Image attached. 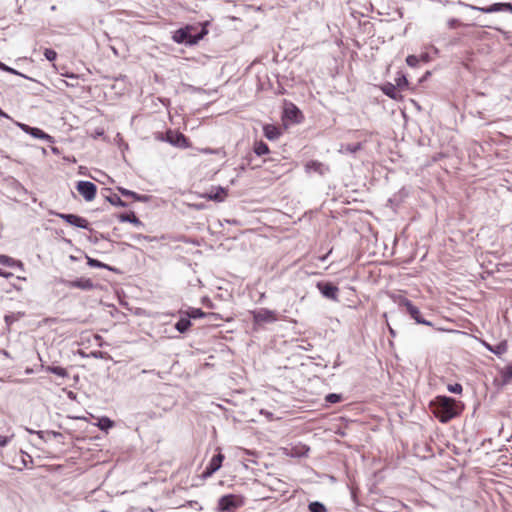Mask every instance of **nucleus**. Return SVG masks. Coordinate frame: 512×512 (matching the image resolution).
Masks as SVG:
<instances>
[{
  "instance_id": "nucleus-1",
  "label": "nucleus",
  "mask_w": 512,
  "mask_h": 512,
  "mask_svg": "<svg viewBox=\"0 0 512 512\" xmlns=\"http://www.w3.org/2000/svg\"><path fill=\"white\" fill-rule=\"evenodd\" d=\"M434 414L442 422L446 423L461 413L459 403L448 396H437L433 402Z\"/></svg>"
},
{
  "instance_id": "nucleus-2",
  "label": "nucleus",
  "mask_w": 512,
  "mask_h": 512,
  "mask_svg": "<svg viewBox=\"0 0 512 512\" xmlns=\"http://www.w3.org/2000/svg\"><path fill=\"white\" fill-rule=\"evenodd\" d=\"M192 30V26L180 28L173 33L172 39L178 44L194 45L207 34V30L204 28L196 35L191 34Z\"/></svg>"
},
{
  "instance_id": "nucleus-3",
  "label": "nucleus",
  "mask_w": 512,
  "mask_h": 512,
  "mask_svg": "<svg viewBox=\"0 0 512 512\" xmlns=\"http://www.w3.org/2000/svg\"><path fill=\"white\" fill-rule=\"evenodd\" d=\"M395 301L398 303L400 307H405L406 312L410 315L412 319L416 321L417 324H423L427 326H432V322L425 320L418 307H416L409 299L398 296Z\"/></svg>"
},
{
  "instance_id": "nucleus-4",
  "label": "nucleus",
  "mask_w": 512,
  "mask_h": 512,
  "mask_svg": "<svg viewBox=\"0 0 512 512\" xmlns=\"http://www.w3.org/2000/svg\"><path fill=\"white\" fill-rule=\"evenodd\" d=\"M244 505V498L241 495L228 494L218 500V508L221 511L230 512L235 508Z\"/></svg>"
},
{
  "instance_id": "nucleus-5",
  "label": "nucleus",
  "mask_w": 512,
  "mask_h": 512,
  "mask_svg": "<svg viewBox=\"0 0 512 512\" xmlns=\"http://www.w3.org/2000/svg\"><path fill=\"white\" fill-rule=\"evenodd\" d=\"M316 287L324 298L335 302L339 301V288L336 285L330 282L319 281Z\"/></svg>"
},
{
  "instance_id": "nucleus-6",
  "label": "nucleus",
  "mask_w": 512,
  "mask_h": 512,
  "mask_svg": "<svg viewBox=\"0 0 512 512\" xmlns=\"http://www.w3.org/2000/svg\"><path fill=\"white\" fill-rule=\"evenodd\" d=\"M78 193L87 201L95 199L97 187L90 181H79L76 185Z\"/></svg>"
},
{
  "instance_id": "nucleus-7",
  "label": "nucleus",
  "mask_w": 512,
  "mask_h": 512,
  "mask_svg": "<svg viewBox=\"0 0 512 512\" xmlns=\"http://www.w3.org/2000/svg\"><path fill=\"white\" fill-rule=\"evenodd\" d=\"M58 282L68 288H77L84 291H89L94 288V284L89 278L82 277L76 280H65L61 278Z\"/></svg>"
},
{
  "instance_id": "nucleus-8",
  "label": "nucleus",
  "mask_w": 512,
  "mask_h": 512,
  "mask_svg": "<svg viewBox=\"0 0 512 512\" xmlns=\"http://www.w3.org/2000/svg\"><path fill=\"white\" fill-rule=\"evenodd\" d=\"M223 460L224 455L221 453H218L217 455L213 456L209 464L206 466L202 474V477L204 479L211 477L216 471H218L221 468Z\"/></svg>"
},
{
  "instance_id": "nucleus-9",
  "label": "nucleus",
  "mask_w": 512,
  "mask_h": 512,
  "mask_svg": "<svg viewBox=\"0 0 512 512\" xmlns=\"http://www.w3.org/2000/svg\"><path fill=\"white\" fill-rule=\"evenodd\" d=\"M58 216L70 225H73V226H76V227L82 228V229L89 228V222L85 218L80 217L78 215L60 213V214H58Z\"/></svg>"
},
{
  "instance_id": "nucleus-10",
  "label": "nucleus",
  "mask_w": 512,
  "mask_h": 512,
  "mask_svg": "<svg viewBox=\"0 0 512 512\" xmlns=\"http://www.w3.org/2000/svg\"><path fill=\"white\" fill-rule=\"evenodd\" d=\"M165 140L167 142H169L171 145L176 146V147H180V148L188 147V141H187L186 137L182 133H179V132H174L171 130L168 131L166 133Z\"/></svg>"
},
{
  "instance_id": "nucleus-11",
  "label": "nucleus",
  "mask_w": 512,
  "mask_h": 512,
  "mask_svg": "<svg viewBox=\"0 0 512 512\" xmlns=\"http://www.w3.org/2000/svg\"><path fill=\"white\" fill-rule=\"evenodd\" d=\"M255 322H274L277 320L274 311L262 308L254 313Z\"/></svg>"
},
{
  "instance_id": "nucleus-12",
  "label": "nucleus",
  "mask_w": 512,
  "mask_h": 512,
  "mask_svg": "<svg viewBox=\"0 0 512 512\" xmlns=\"http://www.w3.org/2000/svg\"><path fill=\"white\" fill-rule=\"evenodd\" d=\"M483 346L490 352L494 353L497 356H501L508 350V345L506 341H501L497 345H491L486 341H483Z\"/></svg>"
},
{
  "instance_id": "nucleus-13",
  "label": "nucleus",
  "mask_w": 512,
  "mask_h": 512,
  "mask_svg": "<svg viewBox=\"0 0 512 512\" xmlns=\"http://www.w3.org/2000/svg\"><path fill=\"white\" fill-rule=\"evenodd\" d=\"M263 132L264 136L270 141L277 140L281 135L279 128L272 124L264 125Z\"/></svg>"
},
{
  "instance_id": "nucleus-14",
  "label": "nucleus",
  "mask_w": 512,
  "mask_h": 512,
  "mask_svg": "<svg viewBox=\"0 0 512 512\" xmlns=\"http://www.w3.org/2000/svg\"><path fill=\"white\" fill-rule=\"evenodd\" d=\"M284 115L287 119L299 122L298 116L301 115L300 110L292 103L286 105L284 109Z\"/></svg>"
},
{
  "instance_id": "nucleus-15",
  "label": "nucleus",
  "mask_w": 512,
  "mask_h": 512,
  "mask_svg": "<svg viewBox=\"0 0 512 512\" xmlns=\"http://www.w3.org/2000/svg\"><path fill=\"white\" fill-rule=\"evenodd\" d=\"M30 135L32 137H34V138L42 139V140H45V141H47L49 143H53L54 142L53 137L50 136L49 134L45 133L40 128L33 127V129H31Z\"/></svg>"
},
{
  "instance_id": "nucleus-16",
  "label": "nucleus",
  "mask_w": 512,
  "mask_h": 512,
  "mask_svg": "<svg viewBox=\"0 0 512 512\" xmlns=\"http://www.w3.org/2000/svg\"><path fill=\"white\" fill-rule=\"evenodd\" d=\"M499 374L503 384H508L512 381V363L499 369Z\"/></svg>"
},
{
  "instance_id": "nucleus-17",
  "label": "nucleus",
  "mask_w": 512,
  "mask_h": 512,
  "mask_svg": "<svg viewBox=\"0 0 512 512\" xmlns=\"http://www.w3.org/2000/svg\"><path fill=\"white\" fill-rule=\"evenodd\" d=\"M362 144L361 143H355V144H342L339 148V153L341 154H354L357 151L361 150Z\"/></svg>"
},
{
  "instance_id": "nucleus-18",
  "label": "nucleus",
  "mask_w": 512,
  "mask_h": 512,
  "mask_svg": "<svg viewBox=\"0 0 512 512\" xmlns=\"http://www.w3.org/2000/svg\"><path fill=\"white\" fill-rule=\"evenodd\" d=\"M0 264L8 267L23 268V263L21 261L15 260L7 255H0Z\"/></svg>"
},
{
  "instance_id": "nucleus-19",
  "label": "nucleus",
  "mask_w": 512,
  "mask_h": 512,
  "mask_svg": "<svg viewBox=\"0 0 512 512\" xmlns=\"http://www.w3.org/2000/svg\"><path fill=\"white\" fill-rule=\"evenodd\" d=\"M118 190L123 196L132 197L135 200L140 201V202H145L148 199V197L146 195H139L131 190H128V189H125L122 187H119Z\"/></svg>"
},
{
  "instance_id": "nucleus-20",
  "label": "nucleus",
  "mask_w": 512,
  "mask_h": 512,
  "mask_svg": "<svg viewBox=\"0 0 512 512\" xmlns=\"http://www.w3.org/2000/svg\"><path fill=\"white\" fill-rule=\"evenodd\" d=\"M254 152L258 156H263L269 153V147L265 142L258 141L254 144Z\"/></svg>"
},
{
  "instance_id": "nucleus-21",
  "label": "nucleus",
  "mask_w": 512,
  "mask_h": 512,
  "mask_svg": "<svg viewBox=\"0 0 512 512\" xmlns=\"http://www.w3.org/2000/svg\"><path fill=\"white\" fill-rule=\"evenodd\" d=\"M191 326V321L189 318H181L175 324V328L180 333H185L189 327Z\"/></svg>"
},
{
  "instance_id": "nucleus-22",
  "label": "nucleus",
  "mask_w": 512,
  "mask_h": 512,
  "mask_svg": "<svg viewBox=\"0 0 512 512\" xmlns=\"http://www.w3.org/2000/svg\"><path fill=\"white\" fill-rule=\"evenodd\" d=\"M225 196H226V190L222 187H218L217 191L215 193H210L207 198L209 200L221 202L224 200Z\"/></svg>"
},
{
  "instance_id": "nucleus-23",
  "label": "nucleus",
  "mask_w": 512,
  "mask_h": 512,
  "mask_svg": "<svg viewBox=\"0 0 512 512\" xmlns=\"http://www.w3.org/2000/svg\"><path fill=\"white\" fill-rule=\"evenodd\" d=\"M119 220L121 222H130L134 225L140 226L143 225L142 222L135 216L134 213L131 214H121L119 216Z\"/></svg>"
},
{
  "instance_id": "nucleus-24",
  "label": "nucleus",
  "mask_w": 512,
  "mask_h": 512,
  "mask_svg": "<svg viewBox=\"0 0 512 512\" xmlns=\"http://www.w3.org/2000/svg\"><path fill=\"white\" fill-rule=\"evenodd\" d=\"M382 90L384 94H386L388 97L392 99H397L399 92L397 90V87L394 86L393 84H387L383 86Z\"/></svg>"
},
{
  "instance_id": "nucleus-25",
  "label": "nucleus",
  "mask_w": 512,
  "mask_h": 512,
  "mask_svg": "<svg viewBox=\"0 0 512 512\" xmlns=\"http://www.w3.org/2000/svg\"><path fill=\"white\" fill-rule=\"evenodd\" d=\"M97 426L101 430L107 431L114 426V422L108 417H102L98 420Z\"/></svg>"
},
{
  "instance_id": "nucleus-26",
  "label": "nucleus",
  "mask_w": 512,
  "mask_h": 512,
  "mask_svg": "<svg viewBox=\"0 0 512 512\" xmlns=\"http://www.w3.org/2000/svg\"><path fill=\"white\" fill-rule=\"evenodd\" d=\"M308 509L310 512H327L325 505L319 501L311 502Z\"/></svg>"
},
{
  "instance_id": "nucleus-27",
  "label": "nucleus",
  "mask_w": 512,
  "mask_h": 512,
  "mask_svg": "<svg viewBox=\"0 0 512 512\" xmlns=\"http://www.w3.org/2000/svg\"><path fill=\"white\" fill-rule=\"evenodd\" d=\"M306 171H315L322 173L323 164L318 161H310L305 165Z\"/></svg>"
},
{
  "instance_id": "nucleus-28",
  "label": "nucleus",
  "mask_w": 512,
  "mask_h": 512,
  "mask_svg": "<svg viewBox=\"0 0 512 512\" xmlns=\"http://www.w3.org/2000/svg\"><path fill=\"white\" fill-rule=\"evenodd\" d=\"M107 201H109L112 205L125 207L126 203L122 201V199L117 194H111L106 197Z\"/></svg>"
},
{
  "instance_id": "nucleus-29",
  "label": "nucleus",
  "mask_w": 512,
  "mask_h": 512,
  "mask_svg": "<svg viewBox=\"0 0 512 512\" xmlns=\"http://www.w3.org/2000/svg\"><path fill=\"white\" fill-rule=\"evenodd\" d=\"M501 3H494L487 7L477 8L483 13H495V12H501Z\"/></svg>"
},
{
  "instance_id": "nucleus-30",
  "label": "nucleus",
  "mask_w": 512,
  "mask_h": 512,
  "mask_svg": "<svg viewBox=\"0 0 512 512\" xmlns=\"http://www.w3.org/2000/svg\"><path fill=\"white\" fill-rule=\"evenodd\" d=\"M46 370L48 372L53 373V374H55L57 376H60V377H66L67 376L66 369H64L62 367H59V366H49V367H47Z\"/></svg>"
},
{
  "instance_id": "nucleus-31",
  "label": "nucleus",
  "mask_w": 512,
  "mask_h": 512,
  "mask_svg": "<svg viewBox=\"0 0 512 512\" xmlns=\"http://www.w3.org/2000/svg\"><path fill=\"white\" fill-rule=\"evenodd\" d=\"M22 316H24V313H21V312H18L17 314L10 313V314L5 315L4 320L7 324V326H10L12 323L19 320V318Z\"/></svg>"
},
{
  "instance_id": "nucleus-32",
  "label": "nucleus",
  "mask_w": 512,
  "mask_h": 512,
  "mask_svg": "<svg viewBox=\"0 0 512 512\" xmlns=\"http://www.w3.org/2000/svg\"><path fill=\"white\" fill-rule=\"evenodd\" d=\"M342 400V395L341 394H336V393H330L328 395H326L325 397V401L329 404H335V403H338Z\"/></svg>"
},
{
  "instance_id": "nucleus-33",
  "label": "nucleus",
  "mask_w": 512,
  "mask_h": 512,
  "mask_svg": "<svg viewBox=\"0 0 512 512\" xmlns=\"http://www.w3.org/2000/svg\"><path fill=\"white\" fill-rule=\"evenodd\" d=\"M205 316V313L199 309V308H194L192 309L189 313H188V318H193V319H196V318H202Z\"/></svg>"
},
{
  "instance_id": "nucleus-34",
  "label": "nucleus",
  "mask_w": 512,
  "mask_h": 512,
  "mask_svg": "<svg viewBox=\"0 0 512 512\" xmlns=\"http://www.w3.org/2000/svg\"><path fill=\"white\" fill-rule=\"evenodd\" d=\"M447 388L449 392L454 394H461L463 390L462 385L459 383L449 384Z\"/></svg>"
},
{
  "instance_id": "nucleus-35",
  "label": "nucleus",
  "mask_w": 512,
  "mask_h": 512,
  "mask_svg": "<svg viewBox=\"0 0 512 512\" xmlns=\"http://www.w3.org/2000/svg\"><path fill=\"white\" fill-rule=\"evenodd\" d=\"M44 56L48 61H54L57 57V53L53 49L46 48L44 50Z\"/></svg>"
},
{
  "instance_id": "nucleus-36",
  "label": "nucleus",
  "mask_w": 512,
  "mask_h": 512,
  "mask_svg": "<svg viewBox=\"0 0 512 512\" xmlns=\"http://www.w3.org/2000/svg\"><path fill=\"white\" fill-rule=\"evenodd\" d=\"M406 63L408 66L410 67H416L419 63V59L417 56L415 55H409L407 58H406Z\"/></svg>"
},
{
  "instance_id": "nucleus-37",
  "label": "nucleus",
  "mask_w": 512,
  "mask_h": 512,
  "mask_svg": "<svg viewBox=\"0 0 512 512\" xmlns=\"http://www.w3.org/2000/svg\"><path fill=\"white\" fill-rule=\"evenodd\" d=\"M88 265L91 266V267H96V268H105V267H107L102 262L98 261L97 259H93V258H88Z\"/></svg>"
},
{
  "instance_id": "nucleus-38",
  "label": "nucleus",
  "mask_w": 512,
  "mask_h": 512,
  "mask_svg": "<svg viewBox=\"0 0 512 512\" xmlns=\"http://www.w3.org/2000/svg\"><path fill=\"white\" fill-rule=\"evenodd\" d=\"M0 69L3 70V71H6V72L12 73V74H16V75H20L22 77H25L23 74L19 73L18 71H16L15 69H13L11 67H8L7 65H5L2 62H0Z\"/></svg>"
},
{
  "instance_id": "nucleus-39",
  "label": "nucleus",
  "mask_w": 512,
  "mask_h": 512,
  "mask_svg": "<svg viewBox=\"0 0 512 512\" xmlns=\"http://www.w3.org/2000/svg\"><path fill=\"white\" fill-rule=\"evenodd\" d=\"M12 437H13V435L11 437L0 436V447L7 446V444L10 442Z\"/></svg>"
},
{
  "instance_id": "nucleus-40",
  "label": "nucleus",
  "mask_w": 512,
  "mask_h": 512,
  "mask_svg": "<svg viewBox=\"0 0 512 512\" xmlns=\"http://www.w3.org/2000/svg\"><path fill=\"white\" fill-rule=\"evenodd\" d=\"M458 24H459V21H458L457 19H455V18L449 19V20L447 21V25H448V27H449L450 29L455 28Z\"/></svg>"
},
{
  "instance_id": "nucleus-41",
  "label": "nucleus",
  "mask_w": 512,
  "mask_h": 512,
  "mask_svg": "<svg viewBox=\"0 0 512 512\" xmlns=\"http://www.w3.org/2000/svg\"><path fill=\"white\" fill-rule=\"evenodd\" d=\"M501 11L512 12V4L511 3H501Z\"/></svg>"
},
{
  "instance_id": "nucleus-42",
  "label": "nucleus",
  "mask_w": 512,
  "mask_h": 512,
  "mask_svg": "<svg viewBox=\"0 0 512 512\" xmlns=\"http://www.w3.org/2000/svg\"><path fill=\"white\" fill-rule=\"evenodd\" d=\"M18 126L24 131L26 132L27 134H30L31 132V129H33V127H30L29 125H26V124H21L19 123Z\"/></svg>"
},
{
  "instance_id": "nucleus-43",
  "label": "nucleus",
  "mask_w": 512,
  "mask_h": 512,
  "mask_svg": "<svg viewBox=\"0 0 512 512\" xmlns=\"http://www.w3.org/2000/svg\"><path fill=\"white\" fill-rule=\"evenodd\" d=\"M11 276H12V273H10V272H6V271H4V270H2V269L0 268V277H3V278H10Z\"/></svg>"
},
{
  "instance_id": "nucleus-44",
  "label": "nucleus",
  "mask_w": 512,
  "mask_h": 512,
  "mask_svg": "<svg viewBox=\"0 0 512 512\" xmlns=\"http://www.w3.org/2000/svg\"><path fill=\"white\" fill-rule=\"evenodd\" d=\"M402 84H407V79L405 78V76H402L397 81V86H401Z\"/></svg>"
},
{
  "instance_id": "nucleus-45",
  "label": "nucleus",
  "mask_w": 512,
  "mask_h": 512,
  "mask_svg": "<svg viewBox=\"0 0 512 512\" xmlns=\"http://www.w3.org/2000/svg\"><path fill=\"white\" fill-rule=\"evenodd\" d=\"M0 117L10 118V117L8 116V114H6L5 112H3L1 109H0Z\"/></svg>"
},
{
  "instance_id": "nucleus-46",
  "label": "nucleus",
  "mask_w": 512,
  "mask_h": 512,
  "mask_svg": "<svg viewBox=\"0 0 512 512\" xmlns=\"http://www.w3.org/2000/svg\"><path fill=\"white\" fill-rule=\"evenodd\" d=\"M138 238L149 239L148 236L138 235Z\"/></svg>"
}]
</instances>
